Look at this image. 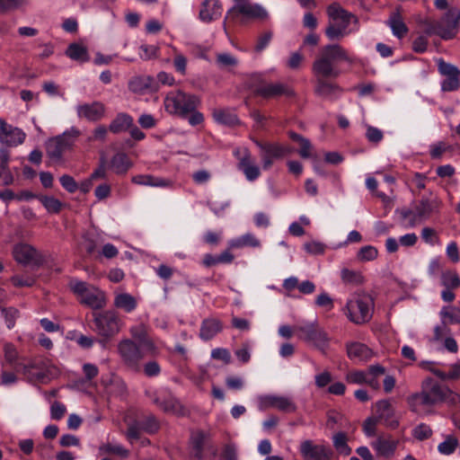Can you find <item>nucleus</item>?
<instances>
[{
  "instance_id": "1",
  "label": "nucleus",
  "mask_w": 460,
  "mask_h": 460,
  "mask_svg": "<svg viewBox=\"0 0 460 460\" xmlns=\"http://www.w3.org/2000/svg\"><path fill=\"white\" fill-rule=\"evenodd\" d=\"M453 392L446 385L439 384L432 378L422 382L420 393L412 394L408 398L411 411L420 413L425 407H430L448 399Z\"/></svg>"
},
{
  "instance_id": "2",
  "label": "nucleus",
  "mask_w": 460,
  "mask_h": 460,
  "mask_svg": "<svg viewBox=\"0 0 460 460\" xmlns=\"http://www.w3.org/2000/svg\"><path fill=\"white\" fill-rule=\"evenodd\" d=\"M340 61L351 62L348 51L339 44H328L323 47L313 62L312 71L314 75L339 76L340 70L336 63Z\"/></svg>"
},
{
  "instance_id": "3",
  "label": "nucleus",
  "mask_w": 460,
  "mask_h": 460,
  "mask_svg": "<svg viewBox=\"0 0 460 460\" xmlns=\"http://www.w3.org/2000/svg\"><path fill=\"white\" fill-rule=\"evenodd\" d=\"M442 201L437 197L422 198L414 202L409 208H402L396 212L408 227L415 226L438 215L440 211Z\"/></svg>"
},
{
  "instance_id": "4",
  "label": "nucleus",
  "mask_w": 460,
  "mask_h": 460,
  "mask_svg": "<svg viewBox=\"0 0 460 460\" xmlns=\"http://www.w3.org/2000/svg\"><path fill=\"white\" fill-rule=\"evenodd\" d=\"M68 288L83 305L99 310L107 304L105 293L86 281L72 278L68 282Z\"/></svg>"
},
{
  "instance_id": "5",
  "label": "nucleus",
  "mask_w": 460,
  "mask_h": 460,
  "mask_svg": "<svg viewBox=\"0 0 460 460\" xmlns=\"http://www.w3.org/2000/svg\"><path fill=\"white\" fill-rule=\"evenodd\" d=\"M327 14L330 18L325 29V35L330 40H339L349 33L348 27L354 15L338 4H330L327 8Z\"/></svg>"
},
{
  "instance_id": "6",
  "label": "nucleus",
  "mask_w": 460,
  "mask_h": 460,
  "mask_svg": "<svg viewBox=\"0 0 460 460\" xmlns=\"http://www.w3.org/2000/svg\"><path fill=\"white\" fill-rule=\"evenodd\" d=\"M164 104L168 113L180 118H187L190 112L198 108L200 100L195 94L177 90L168 93Z\"/></svg>"
},
{
  "instance_id": "7",
  "label": "nucleus",
  "mask_w": 460,
  "mask_h": 460,
  "mask_svg": "<svg viewBox=\"0 0 460 460\" xmlns=\"http://www.w3.org/2000/svg\"><path fill=\"white\" fill-rule=\"evenodd\" d=\"M374 300L367 294H355L346 303L344 313L355 324H364L372 318Z\"/></svg>"
},
{
  "instance_id": "8",
  "label": "nucleus",
  "mask_w": 460,
  "mask_h": 460,
  "mask_svg": "<svg viewBox=\"0 0 460 460\" xmlns=\"http://www.w3.org/2000/svg\"><path fill=\"white\" fill-rule=\"evenodd\" d=\"M298 339L313 344L315 348L325 352L329 346V338L326 332L319 327L317 322L304 323L294 326Z\"/></svg>"
},
{
  "instance_id": "9",
  "label": "nucleus",
  "mask_w": 460,
  "mask_h": 460,
  "mask_svg": "<svg viewBox=\"0 0 460 460\" xmlns=\"http://www.w3.org/2000/svg\"><path fill=\"white\" fill-rule=\"evenodd\" d=\"M93 331L106 339L116 335L121 326V320L114 310L93 313Z\"/></svg>"
},
{
  "instance_id": "10",
  "label": "nucleus",
  "mask_w": 460,
  "mask_h": 460,
  "mask_svg": "<svg viewBox=\"0 0 460 460\" xmlns=\"http://www.w3.org/2000/svg\"><path fill=\"white\" fill-rule=\"evenodd\" d=\"M80 136L81 131L75 127H71L49 142L47 146L48 155L52 159L60 160L64 153L73 147Z\"/></svg>"
},
{
  "instance_id": "11",
  "label": "nucleus",
  "mask_w": 460,
  "mask_h": 460,
  "mask_svg": "<svg viewBox=\"0 0 460 460\" xmlns=\"http://www.w3.org/2000/svg\"><path fill=\"white\" fill-rule=\"evenodd\" d=\"M254 144L260 148V156L264 170L270 169L275 159H281L291 153V148L279 143L262 142L253 140Z\"/></svg>"
},
{
  "instance_id": "12",
  "label": "nucleus",
  "mask_w": 460,
  "mask_h": 460,
  "mask_svg": "<svg viewBox=\"0 0 460 460\" xmlns=\"http://www.w3.org/2000/svg\"><path fill=\"white\" fill-rule=\"evenodd\" d=\"M118 351L123 363L131 370L138 372L140 370V362L144 354L140 347L129 339H125L118 344Z\"/></svg>"
},
{
  "instance_id": "13",
  "label": "nucleus",
  "mask_w": 460,
  "mask_h": 460,
  "mask_svg": "<svg viewBox=\"0 0 460 460\" xmlns=\"http://www.w3.org/2000/svg\"><path fill=\"white\" fill-rule=\"evenodd\" d=\"M13 259L20 264L39 267L44 258L41 253L32 245L26 243H16L13 248Z\"/></svg>"
},
{
  "instance_id": "14",
  "label": "nucleus",
  "mask_w": 460,
  "mask_h": 460,
  "mask_svg": "<svg viewBox=\"0 0 460 460\" xmlns=\"http://www.w3.org/2000/svg\"><path fill=\"white\" fill-rule=\"evenodd\" d=\"M438 70L441 75L446 77L441 83L443 92H455L459 89L460 70L457 66L439 58L438 60Z\"/></svg>"
},
{
  "instance_id": "15",
  "label": "nucleus",
  "mask_w": 460,
  "mask_h": 460,
  "mask_svg": "<svg viewBox=\"0 0 460 460\" xmlns=\"http://www.w3.org/2000/svg\"><path fill=\"white\" fill-rule=\"evenodd\" d=\"M460 10L455 14L454 11L447 12L440 20L437 21L438 36L445 40L454 39L458 33Z\"/></svg>"
},
{
  "instance_id": "16",
  "label": "nucleus",
  "mask_w": 460,
  "mask_h": 460,
  "mask_svg": "<svg viewBox=\"0 0 460 460\" xmlns=\"http://www.w3.org/2000/svg\"><path fill=\"white\" fill-rule=\"evenodd\" d=\"M300 453L305 460H332V450L323 444H314L312 440H305L300 444Z\"/></svg>"
},
{
  "instance_id": "17",
  "label": "nucleus",
  "mask_w": 460,
  "mask_h": 460,
  "mask_svg": "<svg viewBox=\"0 0 460 460\" xmlns=\"http://www.w3.org/2000/svg\"><path fill=\"white\" fill-rule=\"evenodd\" d=\"M255 94L264 99H273L281 96H294V90L287 84L281 82L261 83L255 89Z\"/></svg>"
},
{
  "instance_id": "18",
  "label": "nucleus",
  "mask_w": 460,
  "mask_h": 460,
  "mask_svg": "<svg viewBox=\"0 0 460 460\" xmlns=\"http://www.w3.org/2000/svg\"><path fill=\"white\" fill-rule=\"evenodd\" d=\"M78 119L90 122H97L102 119L106 114L104 103L99 101L80 103L75 107Z\"/></svg>"
},
{
  "instance_id": "19",
  "label": "nucleus",
  "mask_w": 460,
  "mask_h": 460,
  "mask_svg": "<svg viewBox=\"0 0 460 460\" xmlns=\"http://www.w3.org/2000/svg\"><path fill=\"white\" fill-rule=\"evenodd\" d=\"M234 154L238 159L237 167L243 172L246 180L249 181L257 180L261 175V170L260 167L255 164L250 151L244 148L242 151L235 150Z\"/></svg>"
},
{
  "instance_id": "20",
  "label": "nucleus",
  "mask_w": 460,
  "mask_h": 460,
  "mask_svg": "<svg viewBox=\"0 0 460 460\" xmlns=\"http://www.w3.org/2000/svg\"><path fill=\"white\" fill-rule=\"evenodd\" d=\"M338 76H321L314 75V93L324 99L335 100L342 93V89L332 79H335Z\"/></svg>"
},
{
  "instance_id": "21",
  "label": "nucleus",
  "mask_w": 460,
  "mask_h": 460,
  "mask_svg": "<svg viewBox=\"0 0 460 460\" xmlns=\"http://www.w3.org/2000/svg\"><path fill=\"white\" fill-rule=\"evenodd\" d=\"M237 14H243L252 19L265 20L268 18V12L258 4L243 3L236 4L227 11L225 22L228 19H234Z\"/></svg>"
},
{
  "instance_id": "22",
  "label": "nucleus",
  "mask_w": 460,
  "mask_h": 460,
  "mask_svg": "<svg viewBox=\"0 0 460 460\" xmlns=\"http://www.w3.org/2000/svg\"><path fill=\"white\" fill-rule=\"evenodd\" d=\"M26 134L19 128L6 122L0 118V143L7 146H17L22 145Z\"/></svg>"
},
{
  "instance_id": "23",
  "label": "nucleus",
  "mask_w": 460,
  "mask_h": 460,
  "mask_svg": "<svg viewBox=\"0 0 460 460\" xmlns=\"http://www.w3.org/2000/svg\"><path fill=\"white\" fill-rule=\"evenodd\" d=\"M441 285L444 289L441 292V298L447 303L455 300L454 290L460 287V277L455 270H446L442 272L440 278Z\"/></svg>"
},
{
  "instance_id": "24",
  "label": "nucleus",
  "mask_w": 460,
  "mask_h": 460,
  "mask_svg": "<svg viewBox=\"0 0 460 460\" xmlns=\"http://www.w3.org/2000/svg\"><path fill=\"white\" fill-rule=\"evenodd\" d=\"M398 445L399 440L393 438L391 435L378 436L376 439L371 443L376 455L385 458L394 456Z\"/></svg>"
},
{
  "instance_id": "25",
  "label": "nucleus",
  "mask_w": 460,
  "mask_h": 460,
  "mask_svg": "<svg viewBox=\"0 0 460 460\" xmlns=\"http://www.w3.org/2000/svg\"><path fill=\"white\" fill-rule=\"evenodd\" d=\"M128 89L137 94H146L157 91L158 85L150 75H137L129 80Z\"/></svg>"
},
{
  "instance_id": "26",
  "label": "nucleus",
  "mask_w": 460,
  "mask_h": 460,
  "mask_svg": "<svg viewBox=\"0 0 460 460\" xmlns=\"http://www.w3.org/2000/svg\"><path fill=\"white\" fill-rule=\"evenodd\" d=\"M223 7L219 0H204L199 10V19L210 22L218 19L222 14Z\"/></svg>"
},
{
  "instance_id": "27",
  "label": "nucleus",
  "mask_w": 460,
  "mask_h": 460,
  "mask_svg": "<svg viewBox=\"0 0 460 460\" xmlns=\"http://www.w3.org/2000/svg\"><path fill=\"white\" fill-rule=\"evenodd\" d=\"M41 362L31 361L29 364H22L17 367L18 371H22L23 375L32 382H45L47 375L40 367Z\"/></svg>"
},
{
  "instance_id": "28",
  "label": "nucleus",
  "mask_w": 460,
  "mask_h": 460,
  "mask_svg": "<svg viewBox=\"0 0 460 460\" xmlns=\"http://www.w3.org/2000/svg\"><path fill=\"white\" fill-rule=\"evenodd\" d=\"M223 330V324L221 321L216 318H207L204 319L201 323L199 329V338L202 341H210L212 340L217 333L221 332Z\"/></svg>"
},
{
  "instance_id": "29",
  "label": "nucleus",
  "mask_w": 460,
  "mask_h": 460,
  "mask_svg": "<svg viewBox=\"0 0 460 460\" xmlns=\"http://www.w3.org/2000/svg\"><path fill=\"white\" fill-rule=\"evenodd\" d=\"M131 181L137 185L168 188L171 187L172 181L169 179L157 177L152 174H138L132 177Z\"/></svg>"
},
{
  "instance_id": "30",
  "label": "nucleus",
  "mask_w": 460,
  "mask_h": 460,
  "mask_svg": "<svg viewBox=\"0 0 460 460\" xmlns=\"http://www.w3.org/2000/svg\"><path fill=\"white\" fill-rule=\"evenodd\" d=\"M347 355L351 360L367 361L371 358L372 351L365 344L353 341L346 344Z\"/></svg>"
},
{
  "instance_id": "31",
  "label": "nucleus",
  "mask_w": 460,
  "mask_h": 460,
  "mask_svg": "<svg viewBox=\"0 0 460 460\" xmlns=\"http://www.w3.org/2000/svg\"><path fill=\"white\" fill-rule=\"evenodd\" d=\"M386 24L392 30L393 34L398 39H402L408 33L409 29L403 22L400 8H397L390 14Z\"/></svg>"
},
{
  "instance_id": "32",
  "label": "nucleus",
  "mask_w": 460,
  "mask_h": 460,
  "mask_svg": "<svg viewBox=\"0 0 460 460\" xmlns=\"http://www.w3.org/2000/svg\"><path fill=\"white\" fill-rule=\"evenodd\" d=\"M157 407L166 413L181 414L182 412V405L181 402L168 391H164L161 396L160 403Z\"/></svg>"
},
{
  "instance_id": "33",
  "label": "nucleus",
  "mask_w": 460,
  "mask_h": 460,
  "mask_svg": "<svg viewBox=\"0 0 460 460\" xmlns=\"http://www.w3.org/2000/svg\"><path fill=\"white\" fill-rule=\"evenodd\" d=\"M133 126V118L125 112H119L111 120L109 130L114 134H119L129 129Z\"/></svg>"
},
{
  "instance_id": "34",
  "label": "nucleus",
  "mask_w": 460,
  "mask_h": 460,
  "mask_svg": "<svg viewBox=\"0 0 460 460\" xmlns=\"http://www.w3.org/2000/svg\"><path fill=\"white\" fill-rule=\"evenodd\" d=\"M130 333L132 337L136 339L148 352L151 354L156 353V347L155 343L148 338L145 328L142 325L132 327L130 329Z\"/></svg>"
},
{
  "instance_id": "35",
  "label": "nucleus",
  "mask_w": 460,
  "mask_h": 460,
  "mask_svg": "<svg viewBox=\"0 0 460 460\" xmlns=\"http://www.w3.org/2000/svg\"><path fill=\"white\" fill-rule=\"evenodd\" d=\"M213 118L217 123L226 126H235L240 122L236 113L230 109L214 110Z\"/></svg>"
},
{
  "instance_id": "36",
  "label": "nucleus",
  "mask_w": 460,
  "mask_h": 460,
  "mask_svg": "<svg viewBox=\"0 0 460 460\" xmlns=\"http://www.w3.org/2000/svg\"><path fill=\"white\" fill-rule=\"evenodd\" d=\"M113 305L115 307L125 311L126 313H131L137 308L136 298L128 293H120L115 295Z\"/></svg>"
},
{
  "instance_id": "37",
  "label": "nucleus",
  "mask_w": 460,
  "mask_h": 460,
  "mask_svg": "<svg viewBox=\"0 0 460 460\" xmlns=\"http://www.w3.org/2000/svg\"><path fill=\"white\" fill-rule=\"evenodd\" d=\"M111 166L115 173L125 174L132 166V163L125 153L114 155L111 160Z\"/></svg>"
},
{
  "instance_id": "38",
  "label": "nucleus",
  "mask_w": 460,
  "mask_h": 460,
  "mask_svg": "<svg viewBox=\"0 0 460 460\" xmlns=\"http://www.w3.org/2000/svg\"><path fill=\"white\" fill-rule=\"evenodd\" d=\"M441 321L447 324L460 323V308L456 306H444L439 313Z\"/></svg>"
},
{
  "instance_id": "39",
  "label": "nucleus",
  "mask_w": 460,
  "mask_h": 460,
  "mask_svg": "<svg viewBox=\"0 0 460 460\" xmlns=\"http://www.w3.org/2000/svg\"><path fill=\"white\" fill-rule=\"evenodd\" d=\"M66 55L73 60L85 62L89 59L87 49L79 43H72L66 50Z\"/></svg>"
},
{
  "instance_id": "40",
  "label": "nucleus",
  "mask_w": 460,
  "mask_h": 460,
  "mask_svg": "<svg viewBox=\"0 0 460 460\" xmlns=\"http://www.w3.org/2000/svg\"><path fill=\"white\" fill-rule=\"evenodd\" d=\"M376 414L377 420L389 421L394 414L391 403L387 400H381L376 403Z\"/></svg>"
},
{
  "instance_id": "41",
  "label": "nucleus",
  "mask_w": 460,
  "mask_h": 460,
  "mask_svg": "<svg viewBox=\"0 0 460 460\" xmlns=\"http://www.w3.org/2000/svg\"><path fill=\"white\" fill-rule=\"evenodd\" d=\"M333 447L336 451L342 456H349L351 448L348 445V438L344 432H338L332 437Z\"/></svg>"
},
{
  "instance_id": "42",
  "label": "nucleus",
  "mask_w": 460,
  "mask_h": 460,
  "mask_svg": "<svg viewBox=\"0 0 460 460\" xmlns=\"http://www.w3.org/2000/svg\"><path fill=\"white\" fill-rule=\"evenodd\" d=\"M99 452L101 454L116 455L122 458H127L129 456V451L120 444H102L99 447Z\"/></svg>"
},
{
  "instance_id": "43",
  "label": "nucleus",
  "mask_w": 460,
  "mask_h": 460,
  "mask_svg": "<svg viewBox=\"0 0 460 460\" xmlns=\"http://www.w3.org/2000/svg\"><path fill=\"white\" fill-rule=\"evenodd\" d=\"M273 408L285 413H291L296 411V403L290 397L288 396L276 395Z\"/></svg>"
},
{
  "instance_id": "44",
  "label": "nucleus",
  "mask_w": 460,
  "mask_h": 460,
  "mask_svg": "<svg viewBox=\"0 0 460 460\" xmlns=\"http://www.w3.org/2000/svg\"><path fill=\"white\" fill-rule=\"evenodd\" d=\"M458 446V439L453 435H447L443 442L438 446V451L444 456L452 455Z\"/></svg>"
},
{
  "instance_id": "45",
  "label": "nucleus",
  "mask_w": 460,
  "mask_h": 460,
  "mask_svg": "<svg viewBox=\"0 0 460 460\" xmlns=\"http://www.w3.org/2000/svg\"><path fill=\"white\" fill-rule=\"evenodd\" d=\"M140 428L148 434H155L160 429L159 420L154 414L147 415L143 420L139 421Z\"/></svg>"
},
{
  "instance_id": "46",
  "label": "nucleus",
  "mask_w": 460,
  "mask_h": 460,
  "mask_svg": "<svg viewBox=\"0 0 460 460\" xmlns=\"http://www.w3.org/2000/svg\"><path fill=\"white\" fill-rule=\"evenodd\" d=\"M341 278L345 284L358 285L363 282V277L360 272L349 269H342Z\"/></svg>"
},
{
  "instance_id": "47",
  "label": "nucleus",
  "mask_w": 460,
  "mask_h": 460,
  "mask_svg": "<svg viewBox=\"0 0 460 460\" xmlns=\"http://www.w3.org/2000/svg\"><path fill=\"white\" fill-rule=\"evenodd\" d=\"M432 434V429L426 423L417 425L411 431L412 437L419 441L429 439Z\"/></svg>"
},
{
  "instance_id": "48",
  "label": "nucleus",
  "mask_w": 460,
  "mask_h": 460,
  "mask_svg": "<svg viewBox=\"0 0 460 460\" xmlns=\"http://www.w3.org/2000/svg\"><path fill=\"white\" fill-rule=\"evenodd\" d=\"M378 255V251L375 246L366 245L359 249L357 258L360 261H374Z\"/></svg>"
},
{
  "instance_id": "49",
  "label": "nucleus",
  "mask_w": 460,
  "mask_h": 460,
  "mask_svg": "<svg viewBox=\"0 0 460 460\" xmlns=\"http://www.w3.org/2000/svg\"><path fill=\"white\" fill-rule=\"evenodd\" d=\"M455 149V146L452 145H448L446 142L440 141L437 144L430 146V156L433 159H438L442 156V155L446 152H450Z\"/></svg>"
},
{
  "instance_id": "50",
  "label": "nucleus",
  "mask_w": 460,
  "mask_h": 460,
  "mask_svg": "<svg viewBox=\"0 0 460 460\" xmlns=\"http://www.w3.org/2000/svg\"><path fill=\"white\" fill-rule=\"evenodd\" d=\"M40 201L50 213H58L62 208V203L54 197L44 196L40 198Z\"/></svg>"
},
{
  "instance_id": "51",
  "label": "nucleus",
  "mask_w": 460,
  "mask_h": 460,
  "mask_svg": "<svg viewBox=\"0 0 460 460\" xmlns=\"http://www.w3.org/2000/svg\"><path fill=\"white\" fill-rule=\"evenodd\" d=\"M2 314L5 320L7 328H13L15 325L16 319L19 316V311L14 307L3 308Z\"/></svg>"
},
{
  "instance_id": "52",
  "label": "nucleus",
  "mask_w": 460,
  "mask_h": 460,
  "mask_svg": "<svg viewBox=\"0 0 460 460\" xmlns=\"http://www.w3.org/2000/svg\"><path fill=\"white\" fill-rule=\"evenodd\" d=\"M173 66L176 72L181 75H186L187 58L174 49Z\"/></svg>"
},
{
  "instance_id": "53",
  "label": "nucleus",
  "mask_w": 460,
  "mask_h": 460,
  "mask_svg": "<svg viewBox=\"0 0 460 460\" xmlns=\"http://www.w3.org/2000/svg\"><path fill=\"white\" fill-rule=\"evenodd\" d=\"M367 373L361 370H353L347 373L345 379L349 384L362 385L367 381Z\"/></svg>"
},
{
  "instance_id": "54",
  "label": "nucleus",
  "mask_w": 460,
  "mask_h": 460,
  "mask_svg": "<svg viewBox=\"0 0 460 460\" xmlns=\"http://www.w3.org/2000/svg\"><path fill=\"white\" fill-rule=\"evenodd\" d=\"M10 281L16 288L31 287L35 283L34 278L27 275H14Z\"/></svg>"
},
{
  "instance_id": "55",
  "label": "nucleus",
  "mask_w": 460,
  "mask_h": 460,
  "mask_svg": "<svg viewBox=\"0 0 460 460\" xmlns=\"http://www.w3.org/2000/svg\"><path fill=\"white\" fill-rule=\"evenodd\" d=\"M217 63L222 67H232L237 65V59L228 53H222L217 56Z\"/></svg>"
},
{
  "instance_id": "56",
  "label": "nucleus",
  "mask_w": 460,
  "mask_h": 460,
  "mask_svg": "<svg viewBox=\"0 0 460 460\" xmlns=\"http://www.w3.org/2000/svg\"><path fill=\"white\" fill-rule=\"evenodd\" d=\"M61 186L69 193H75L78 190V184L75 180L68 175L64 174L59 178Z\"/></svg>"
},
{
  "instance_id": "57",
  "label": "nucleus",
  "mask_w": 460,
  "mask_h": 460,
  "mask_svg": "<svg viewBox=\"0 0 460 460\" xmlns=\"http://www.w3.org/2000/svg\"><path fill=\"white\" fill-rule=\"evenodd\" d=\"M143 371L147 377H155L160 375L161 367L157 361L151 360L144 365Z\"/></svg>"
},
{
  "instance_id": "58",
  "label": "nucleus",
  "mask_w": 460,
  "mask_h": 460,
  "mask_svg": "<svg viewBox=\"0 0 460 460\" xmlns=\"http://www.w3.org/2000/svg\"><path fill=\"white\" fill-rule=\"evenodd\" d=\"M366 137L369 142L378 144L379 142L382 141L384 134L382 130H380L379 128L373 126H367L366 131Z\"/></svg>"
},
{
  "instance_id": "59",
  "label": "nucleus",
  "mask_w": 460,
  "mask_h": 460,
  "mask_svg": "<svg viewBox=\"0 0 460 460\" xmlns=\"http://www.w3.org/2000/svg\"><path fill=\"white\" fill-rule=\"evenodd\" d=\"M66 411V406L60 402H54L50 406V416L52 420H61Z\"/></svg>"
},
{
  "instance_id": "60",
  "label": "nucleus",
  "mask_w": 460,
  "mask_h": 460,
  "mask_svg": "<svg viewBox=\"0 0 460 460\" xmlns=\"http://www.w3.org/2000/svg\"><path fill=\"white\" fill-rule=\"evenodd\" d=\"M140 50V58L144 60H149L157 56L159 48L155 45H141Z\"/></svg>"
},
{
  "instance_id": "61",
  "label": "nucleus",
  "mask_w": 460,
  "mask_h": 460,
  "mask_svg": "<svg viewBox=\"0 0 460 460\" xmlns=\"http://www.w3.org/2000/svg\"><path fill=\"white\" fill-rule=\"evenodd\" d=\"M211 358L214 359L221 360L225 364L231 362V354L228 349L224 348H217L211 351Z\"/></svg>"
},
{
  "instance_id": "62",
  "label": "nucleus",
  "mask_w": 460,
  "mask_h": 460,
  "mask_svg": "<svg viewBox=\"0 0 460 460\" xmlns=\"http://www.w3.org/2000/svg\"><path fill=\"white\" fill-rule=\"evenodd\" d=\"M306 252L310 254H323L325 251V245L321 242L312 241L304 244Z\"/></svg>"
},
{
  "instance_id": "63",
  "label": "nucleus",
  "mask_w": 460,
  "mask_h": 460,
  "mask_svg": "<svg viewBox=\"0 0 460 460\" xmlns=\"http://www.w3.org/2000/svg\"><path fill=\"white\" fill-rule=\"evenodd\" d=\"M428 44L427 36L420 35L412 41V49L416 53H424L427 50Z\"/></svg>"
},
{
  "instance_id": "64",
  "label": "nucleus",
  "mask_w": 460,
  "mask_h": 460,
  "mask_svg": "<svg viewBox=\"0 0 460 460\" xmlns=\"http://www.w3.org/2000/svg\"><path fill=\"white\" fill-rule=\"evenodd\" d=\"M272 32L271 31H265L261 36H259L257 44L255 46V51L256 52H261L263 49H265L268 45L270 44L271 39H272Z\"/></svg>"
}]
</instances>
